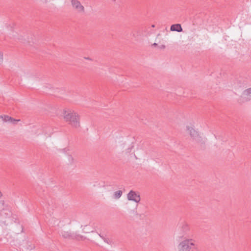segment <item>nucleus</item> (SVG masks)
I'll use <instances>...</instances> for the list:
<instances>
[{
  "label": "nucleus",
  "instance_id": "nucleus-5",
  "mask_svg": "<svg viewBox=\"0 0 251 251\" xmlns=\"http://www.w3.org/2000/svg\"><path fill=\"white\" fill-rule=\"evenodd\" d=\"M71 4L73 8L78 13H83L85 11L84 7L78 0H71Z\"/></svg>",
  "mask_w": 251,
  "mask_h": 251
},
{
  "label": "nucleus",
  "instance_id": "nucleus-2",
  "mask_svg": "<svg viewBox=\"0 0 251 251\" xmlns=\"http://www.w3.org/2000/svg\"><path fill=\"white\" fill-rule=\"evenodd\" d=\"M196 241L193 239L184 238L177 246L178 251H192L197 249Z\"/></svg>",
  "mask_w": 251,
  "mask_h": 251
},
{
  "label": "nucleus",
  "instance_id": "nucleus-1",
  "mask_svg": "<svg viewBox=\"0 0 251 251\" xmlns=\"http://www.w3.org/2000/svg\"><path fill=\"white\" fill-rule=\"evenodd\" d=\"M64 120L72 127L77 128L80 126V117L79 115L71 109H65L63 111Z\"/></svg>",
  "mask_w": 251,
  "mask_h": 251
},
{
  "label": "nucleus",
  "instance_id": "nucleus-9",
  "mask_svg": "<svg viewBox=\"0 0 251 251\" xmlns=\"http://www.w3.org/2000/svg\"><path fill=\"white\" fill-rule=\"evenodd\" d=\"M170 30L171 31H175L177 32H181L182 31V28L180 24H174L171 25Z\"/></svg>",
  "mask_w": 251,
  "mask_h": 251
},
{
  "label": "nucleus",
  "instance_id": "nucleus-15",
  "mask_svg": "<svg viewBox=\"0 0 251 251\" xmlns=\"http://www.w3.org/2000/svg\"><path fill=\"white\" fill-rule=\"evenodd\" d=\"M152 46H154V47H156V46H157V44H156V43H154V44L152 45Z\"/></svg>",
  "mask_w": 251,
  "mask_h": 251
},
{
  "label": "nucleus",
  "instance_id": "nucleus-11",
  "mask_svg": "<svg viewBox=\"0 0 251 251\" xmlns=\"http://www.w3.org/2000/svg\"><path fill=\"white\" fill-rule=\"evenodd\" d=\"M99 235L104 241V242L106 243L107 244L111 245L112 243V241L111 239L109 238H106L103 235H101L100 234H99Z\"/></svg>",
  "mask_w": 251,
  "mask_h": 251
},
{
  "label": "nucleus",
  "instance_id": "nucleus-17",
  "mask_svg": "<svg viewBox=\"0 0 251 251\" xmlns=\"http://www.w3.org/2000/svg\"><path fill=\"white\" fill-rule=\"evenodd\" d=\"M151 26H152V27H154L155 26V25H151Z\"/></svg>",
  "mask_w": 251,
  "mask_h": 251
},
{
  "label": "nucleus",
  "instance_id": "nucleus-13",
  "mask_svg": "<svg viewBox=\"0 0 251 251\" xmlns=\"http://www.w3.org/2000/svg\"><path fill=\"white\" fill-rule=\"evenodd\" d=\"M3 61V53L1 52H0V64H1Z\"/></svg>",
  "mask_w": 251,
  "mask_h": 251
},
{
  "label": "nucleus",
  "instance_id": "nucleus-12",
  "mask_svg": "<svg viewBox=\"0 0 251 251\" xmlns=\"http://www.w3.org/2000/svg\"><path fill=\"white\" fill-rule=\"evenodd\" d=\"M244 94L246 95H249L251 94V87L245 90L244 92Z\"/></svg>",
  "mask_w": 251,
  "mask_h": 251
},
{
  "label": "nucleus",
  "instance_id": "nucleus-14",
  "mask_svg": "<svg viewBox=\"0 0 251 251\" xmlns=\"http://www.w3.org/2000/svg\"><path fill=\"white\" fill-rule=\"evenodd\" d=\"M165 48V46L164 45H162L161 47V49H164Z\"/></svg>",
  "mask_w": 251,
  "mask_h": 251
},
{
  "label": "nucleus",
  "instance_id": "nucleus-18",
  "mask_svg": "<svg viewBox=\"0 0 251 251\" xmlns=\"http://www.w3.org/2000/svg\"><path fill=\"white\" fill-rule=\"evenodd\" d=\"M112 1H116V0H111Z\"/></svg>",
  "mask_w": 251,
  "mask_h": 251
},
{
  "label": "nucleus",
  "instance_id": "nucleus-4",
  "mask_svg": "<svg viewBox=\"0 0 251 251\" xmlns=\"http://www.w3.org/2000/svg\"><path fill=\"white\" fill-rule=\"evenodd\" d=\"M127 198L129 201H134L137 203H138L141 200L139 193L133 190L129 191L127 195Z\"/></svg>",
  "mask_w": 251,
  "mask_h": 251
},
{
  "label": "nucleus",
  "instance_id": "nucleus-3",
  "mask_svg": "<svg viewBox=\"0 0 251 251\" xmlns=\"http://www.w3.org/2000/svg\"><path fill=\"white\" fill-rule=\"evenodd\" d=\"M187 130L193 141L199 145H202L205 144V140L200 136L198 132L192 127L187 126Z\"/></svg>",
  "mask_w": 251,
  "mask_h": 251
},
{
  "label": "nucleus",
  "instance_id": "nucleus-10",
  "mask_svg": "<svg viewBox=\"0 0 251 251\" xmlns=\"http://www.w3.org/2000/svg\"><path fill=\"white\" fill-rule=\"evenodd\" d=\"M123 192L121 190H118L114 193V198L115 199H119L122 195Z\"/></svg>",
  "mask_w": 251,
  "mask_h": 251
},
{
  "label": "nucleus",
  "instance_id": "nucleus-7",
  "mask_svg": "<svg viewBox=\"0 0 251 251\" xmlns=\"http://www.w3.org/2000/svg\"><path fill=\"white\" fill-rule=\"evenodd\" d=\"M0 118H1L4 122L10 121V122L14 124H16V122H19L20 121V119L16 120L10 116L5 115L0 116Z\"/></svg>",
  "mask_w": 251,
  "mask_h": 251
},
{
  "label": "nucleus",
  "instance_id": "nucleus-16",
  "mask_svg": "<svg viewBox=\"0 0 251 251\" xmlns=\"http://www.w3.org/2000/svg\"><path fill=\"white\" fill-rule=\"evenodd\" d=\"M0 202H1L2 204H4V201H0Z\"/></svg>",
  "mask_w": 251,
  "mask_h": 251
},
{
  "label": "nucleus",
  "instance_id": "nucleus-8",
  "mask_svg": "<svg viewBox=\"0 0 251 251\" xmlns=\"http://www.w3.org/2000/svg\"><path fill=\"white\" fill-rule=\"evenodd\" d=\"M60 235L65 239H71L75 238L69 231H63L61 232Z\"/></svg>",
  "mask_w": 251,
  "mask_h": 251
},
{
  "label": "nucleus",
  "instance_id": "nucleus-6",
  "mask_svg": "<svg viewBox=\"0 0 251 251\" xmlns=\"http://www.w3.org/2000/svg\"><path fill=\"white\" fill-rule=\"evenodd\" d=\"M180 230L182 232V236L183 237L184 235L187 234L189 232V225L186 222L183 223L181 226Z\"/></svg>",
  "mask_w": 251,
  "mask_h": 251
}]
</instances>
